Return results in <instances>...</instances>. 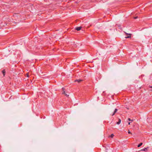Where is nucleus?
Masks as SVG:
<instances>
[{"label": "nucleus", "mask_w": 152, "mask_h": 152, "mask_svg": "<svg viewBox=\"0 0 152 152\" xmlns=\"http://www.w3.org/2000/svg\"><path fill=\"white\" fill-rule=\"evenodd\" d=\"M62 89L63 91V92L62 93V94H64L67 97H68L69 96V94H66L65 92V91H64L65 89L64 88H62Z\"/></svg>", "instance_id": "obj_1"}, {"label": "nucleus", "mask_w": 152, "mask_h": 152, "mask_svg": "<svg viewBox=\"0 0 152 152\" xmlns=\"http://www.w3.org/2000/svg\"><path fill=\"white\" fill-rule=\"evenodd\" d=\"M125 33L126 34H128L129 35L128 36H127L126 37H125V38H131V34H127L126 33Z\"/></svg>", "instance_id": "obj_2"}, {"label": "nucleus", "mask_w": 152, "mask_h": 152, "mask_svg": "<svg viewBox=\"0 0 152 152\" xmlns=\"http://www.w3.org/2000/svg\"><path fill=\"white\" fill-rule=\"evenodd\" d=\"M81 27H77L75 28V29L77 30V31H80V30L81 29Z\"/></svg>", "instance_id": "obj_3"}, {"label": "nucleus", "mask_w": 152, "mask_h": 152, "mask_svg": "<svg viewBox=\"0 0 152 152\" xmlns=\"http://www.w3.org/2000/svg\"><path fill=\"white\" fill-rule=\"evenodd\" d=\"M118 110V109L116 108L115 109L114 111V112L113 113V114L112 115V116H113L117 112Z\"/></svg>", "instance_id": "obj_4"}, {"label": "nucleus", "mask_w": 152, "mask_h": 152, "mask_svg": "<svg viewBox=\"0 0 152 152\" xmlns=\"http://www.w3.org/2000/svg\"><path fill=\"white\" fill-rule=\"evenodd\" d=\"M81 81L82 80L80 79L76 80H75V82H77L78 83H80Z\"/></svg>", "instance_id": "obj_5"}, {"label": "nucleus", "mask_w": 152, "mask_h": 152, "mask_svg": "<svg viewBox=\"0 0 152 152\" xmlns=\"http://www.w3.org/2000/svg\"><path fill=\"white\" fill-rule=\"evenodd\" d=\"M148 148H144L143 149L141 150V151H147Z\"/></svg>", "instance_id": "obj_6"}, {"label": "nucleus", "mask_w": 152, "mask_h": 152, "mask_svg": "<svg viewBox=\"0 0 152 152\" xmlns=\"http://www.w3.org/2000/svg\"><path fill=\"white\" fill-rule=\"evenodd\" d=\"M121 122V120L120 119H119L117 123V124H119Z\"/></svg>", "instance_id": "obj_7"}, {"label": "nucleus", "mask_w": 152, "mask_h": 152, "mask_svg": "<svg viewBox=\"0 0 152 152\" xmlns=\"http://www.w3.org/2000/svg\"><path fill=\"white\" fill-rule=\"evenodd\" d=\"M2 73L3 75L4 76L5 73V70H3L2 71Z\"/></svg>", "instance_id": "obj_8"}, {"label": "nucleus", "mask_w": 152, "mask_h": 152, "mask_svg": "<svg viewBox=\"0 0 152 152\" xmlns=\"http://www.w3.org/2000/svg\"><path fill=\"white\" fill-rule=\"evenodd\" d=\"M142 144V143H140V144H139L137 146V147H140V146H141Z\"/></svg>", "instance_id": "obj_9"}, {"label": "nucleus", "mask_w": 152, "mask_h": 152, "mask_svg": "<svg viewBox=\"0 0 152 152\" xmlns=\"http://www.w3.org/2000/svg\"><path fill=\"white\" fill-rule=\"evenodd\" d=\"M114 135L113 134H112L110 136V137H111L112 138H113L114 136Z\"/></svg>", "instance_id": "obj_10"}, {"label": "nucleus", "mask_w": 152, "mask_h": 152, "mask_svg": "<svg viewBox=\"0 0 152 152\" xmlns=\"http://www.w3.org/2000/svg\"><path fill=\"white\" fill-rule=\"evenodd\" d=\"M128 120L129 121H132V122L133 121V120H131V119H130V118H129L128 119Z\"/></svg>", "instance_id": "obj_11"}, {"label": "nucleus", "mask_w": 152, "mask_h": 152, "mask_svg": "<svg viewBox=\"0 0 152 152\" xmlns=\"http://www.w3.org/2000/svg\"><path fill=\"white\" fill-rule=\"evenodd\" d=\"M26 75H27V77H29V76H28V73H27L26 74Z\"/></svg>", "instance_id": "obj_12"}, {"label": "nucleus", "mask_w": 152, "mask_h": 152, "mask_svg": "<svg viewBox=\"0 0 152 152\" xmlns=\"http://www.w3.org/2000/svg\"><path fill=\"white\" fill-rule=\"evenodd\" d=\"M128 133L129 134H132L131 133V132H130V131H129L128 132Z\"/></svg>", "instance_id": "obj_13"}, {"label": "nucleus", "mask_w": 152, "mask_h": 152, "mask_svg": "<svg viewBox=\"0 0 152 152\" xmlns=\"http://www.w3.org/2000/svg\"><path fill=\"white\" fill-rule=\"evenodd\" d=\"M137 18V17H135L134 18L135 19H136Z\"/></svg>", "instance_id": "obj_14"}, {"label": "nucleus", "mask_w": 152, "mask_h": 152, "mask_svg": "<svg viewBox=\"0 0 152 152\" xmlns=\"http://www.w3.org/2000/svg\"><path fill=\"white\" fill-rule=\"evenodd\" d=\"M130 122H129V123H128V124H129H129H130Z\"/></svg>", "instance_id": "obj_15"}]
</instances>
